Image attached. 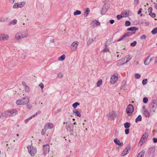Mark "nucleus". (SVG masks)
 <instances>
[{
    "label": "nucleus",
    "mask_w": 157,
    "mask_h": 157,
    "mask_svg": "<svg viewBox=\"0 0 157 157\" xmlns=\"http://www.w3.org/2000/svg\"><path fill=\"white\" fill-rule=\"evenodd\" d=\"M80 105V103L78 102H75L72 105V107L74 109H75L78 105Z\"/></svg>",
    "instance_id": "e433bc0d"
},
{
    "label": "nucleus",
    "mask_w": 157,
    "mask_h": 157,
    "mask_svg": "<svg viewBox=\"0 0 157 157\" xmlns=\"http://www.w3.org/2000/svg\"><path fill=\"white\" fill-rule=\"evenodd\" d=\"M107 116L109 120H113L117 117V114L114 111L109 112L107 114Z\"/></svg>",
    "instance_id": "39448f33"
},
{
    "label": "nucleus",
    "mask_w": 157,
    "mask_h": 157,
    "mask_svg": "<svg viewBox=\"0 0 157 157\" xmlns=\"http://www.w3.org/2000/svg\"><path fill=\"white\" fill-rule=\"evenodd\" d=\"M6 117L5 112H3L1 111H0V118L2 117Z\"/></svg>",
    "instance_id": "37998d69"
},
{
    "label": "nucleus",
    "mask_w": 157,
    "mask_h": 157,
    "mask_svg": "<svg viewBox=\"0 0 157 157\" xmlns=\"http://www.w3.org/2000/svg\"><path fill=\"white\" fill-rule=\"evenodd\" d=\"M66 127L67 131H72L73 130V128L72 127V124L70 122L66 125Z\"/></svg>",
    "instance_id": "aec40b11"
},
{
    "label": "nucleus",
    "mask_w": 157,
    "mask_h": 157,
    "mask_svg": "<svg viewBox=\"0 0 157 157\" xmlns=\"http://www.w3.org/2000/svg\"><path fill=\"white\" fill-rule=\"evenodd\" d=\"M142 112L143 114L147 117H148L150 116V113L149 111L145 108L144 106L143 107V109Z\"/></svg>",
    "instance_id": "9d476101"
},
{
    "label": "nucleus",
    "mask_w": 157,
    "mask_h": 157,
    "mask_svg": "<svg viewBox=\"0 0 157 157\" xmlns=\"http://www.w3.org/2000/svg\"><path fill=\"white\" fill-rule=\"evenodd\" d=\"M124 128H128L130 126V123L127 122L124 124Z\"/></svg>",
    "instance_id": "4c0bfd02"
},
{
    "label": "nucleus",
    "mask_w": 157,
    "mask_h": 157,
    "mask_svg": "<svg viewBox=\"0 0 157 157\" xmlns=\"http://www.w3.org/2000/svg\"><path fill=\"white\" fill-rule=\"evenodd\" d=\"M5 113L6 117H12L17 114V111L15 109H13L6 111Z\"/></svg>",
    "instance_id": "20e7f679"
},
{
    "label": "nucleus",
    "mask_w": 157,
    "mask_h": 157,
    "mask_svg": "<svg viewBox=\"0 0 157 157\" xmlns=\"http://www.w3.org/2000/svg\"><path fill=\"white\" fill-rule=\"evenodd\" d=\"M29 97L25 96L23 98L17 100L16 102V104L17 105H24L28 104L29 102Z\"/></svg>",
    "instance_id": "f03ea898"
},
{
    "label": "nucleus",
    "mask_w": 157,
    "mask_h": 157,
    "mask_svg": "<svg viewBox=\"0 0 157 157\" xmlns=\"http://www.w3.org/2000/svg\"><path fill=\"white\" fill-rule=\"evenodd\" d=\"M107 11V9L106 6L105 5L103 6L102 10L101 11V13L102 15H104L105 13Z\"/></svg>",
    "instance_id": "b1692460"
},
{
    "label": "nucleus",
    "mask_w": 157,
    "mask_h": 157,
    "mask_svg": "<svg viewBox=\"0 0 157 157\" xmlns=\"http://www.w3.org/2000/svg\"><path fill=\"white\" fill-rule=\"evenodd\" d=\"M90 9L88 8H87L85 9L84 12L83 14L84 16L85 17H87L89 13L90 12Z\"/></svg>",
    "instance_id": "4be33fe9"
},
{
    "label": "nucleus",
    "mask_w": 157,
    "mask_h": 157,
    "mask_svg": "<svg viewBox=\"0 0 157 157\" xmlns=\"http://www.w3.org/2000/svg\"><path fill=\"white\" fill-rule=\"evenodd\" d=\"M138 29V28L135 27H132L128 28L127 29L128 31H133L137 30Z\"/></svg>",
    "instance_id": "473e14b6"
},
{
    "label": "nucleus",
    "mask_w": 157,
    "mask_h": 157,
    "mask_svg": "<svg viewBox=\"0 0 157 157\" xmlns=\"http://www.w3.org/2000/svg\"><path fill=\"white\" fill-rule=\"evenodd\" d=\"M81 13V12L80 11L77 10L74 13V14L75 15H80Z\"/></svg>",
    "instance_id": "a19ab883"
},
{
    "label": "nucleus",
    "mask_w": 157,
    "mask_h": 157,
    "mask_svg": "<svg viewBox=\"0 0 157 157\" xmlns=\"http://www.w3.org/2000/svg\"><path fill=\"white\" fill-rule=\"evenodd\" d=\"M39 86L42 89H43L44 87V84L42 83H41L39 85Z\"/></svg>",
    "instance_id": "680f3d73"
},
{
    "label": "nucleus",
    "mask_w": 157,
    "mask_h": 157,
    "mask_svg": "<svg viewBox=\"0 0 157 157\" xmlns=\"http://www.w3.org/2000/svg\"><path fill=\"white\" fill-rule=\"evenodd\" d=\"M147 79H144L142 81V83L143 85H145L147 84Z\"/></svg>",
    "instance_id": "de8ad7c7"
},
{
    "label": "nucleus",
    "mask_w": 157,
    "mask_h": 157,
    "mask_svg": "<svg viewBox=\"0 0 157 157\" xmlns=\"http://www.w3.org/2000/svg\"><path fill=\"white\" fill-rule=\"evenodd\" d=\"M142 8H140L139 9V10L138 11V13H137L138 14H140V13H141L142 12Z\"/></svg>",
    "instance_id": "0e129e2a"
},
{
    "label": "nucleus",
    "mask_w": 157,
    "mask_h": 157,
    "mask_svg": "<svg viewBox=\"0 0 157 157\" xmlns=\"http://www.w3.org/2000/svg\"><path fill=\"white\" fill-rule=\"evenodd\" d=\"M133 106L131 104H129L128 105L126 109V112L128 114V116L131 115V114L133 112Z\"/></svg>",
    "instance_id": "6e6552de"
},
{
    "label": "nucleus",
    "mask_w": 157,
    "mask_h": 157,
    "mask_svg": "<svg viewBox=\"0 0 157 157\" xmlns=\"http://www.w3.org/2000/svg\"><path fill=\"white\" fill-rule=\"evenodd\" d=\"M28 35L27 31L17 32L14 36L15 39L17 41H19L21 40L26 37Z\"/></svg>",
    "instance_id": "f257e3e1"
},
{
    "label": "nucleus",
    "mask_w": 157,
    "mask_h": 157,
    "mask_svg": "<svg viewBox=\"0 0 157 157\" xmlns=\"http://www.w3.org/2000/svg\"><path fill=\"white\" fill-rule=\"evenodd\" d=\"M118 76L117 75L114 74L111 77L110 79V82L112 85L114 84L115 83L118 79Z\"/></svg>",
    "instance_id": "423d86ee"
},
{
    "label": "nucleus",
    "mask_w": 157,
    "mask_h": 157,
    "mask_svg": "<svg viewBox=\"0 0 157 157\" xmlns=\"http://www.w3.org/2000/svg\"><path fill=\"white\" fill-rule=\"evenodd\" d=\"M1 40H7L9 39V36L6 34H1Z\"/></svg>",
    "instance_id": "412c9836"
},
{
    "label": "nucleus",
    "mask_w": 157,
    "mask_h": 157,
    "mask_svg": "<svg viewBox=\"0 0 157 157\" xmlns=\"http://www.w3.org/2000/svg\"><path fill=\"white\" fill-rule=\"evenodd\" d=\"M139 2V0H134V4L136 6L138 5Z\"/></svg>",
    "instance_id": "6e6d98bb"
},
{
    "label": "nucleus",
    "mask_w": 157,
    "mask_h": 157,
    "mask_svg": "<svg viewBox=\"0 0 157 157\" xmlns=\"http://www.w3.org/2000/svg\"><path fill=\"white\" fill-rule=\"evenodd\" d=\"M157 106V101L156 100H153L150 105V107L154 109H156Z\"/></svg>",
    "instance_id": "dca6fc26"
},
{
    "label": "nucleus",
    "mask_w": 157,
    "mask_h": 157,
    "mask_svg": "<svg viewBox=\"0 0 157 157\" xmlns=\"http://www.w3.org/2000/svg\"><path fill=\"white\" fill-rule=\"evenodd\" d=\"M149 15L153 17H155V14L154 13H152V12L149 13Z\"/></svg>",
    "instance_id": "603ef678"
},
{
    "label": "nucleus",
    "mask_w": 157,
    "mask_h": 157,
    "mask_svg": "<svg viewBox=\"0 0 157 157\" xmlns=\"http://www.w3.org/2000/svg\"><path fill=\"white\" fill-rule=\"evenodd\" d=\"M142 120V117L140 115H139L138 117L136 118L135 122L137 123L138 121H141Z\"/></svg>",
    "instance_id": "f704fd0d"
},
{
    "label": "nucleus",
    "mask_w": 157,
    "mask_h": 157,
    "mask_svg": "<svg viewBox=\"0 0 157 157\" xmlns=\"http://www.w3.org/2000/svg\"><path fill=\"white\" fill-rule=\"evenodd\" d=\"M141 77V75L138 73H136L135 75V78L136 79H139Z\"/></svg>",
    "instance_id": "a18cd8bd"
},
{
    "label": "nucleus",
    "mask_w": 157,
    "mask_h": 157,
    "mask_svg": "<svg viewBox=\"0 0 157 157\" xmlns=\"http://www.w3.org/2000/svg\"><path fill=\"white\" fill-rule=\"evenodd\" d=\"M129 129L128 128H127V129H126L125 131V133L126 134H128L129 133Z\"/></svg>",
    "instance_id": "052dcab7"
},
{
    "label": "nucleus",
    "mask_w": 157,
    "mask_h": 157,
    "mask_svg": "<svg viewBox=\"0 0 157 157\" xmlns=\"http://www.w3.org/2000/svg\"><path fill=\"white\" fill-rule=\"evenodd\" d=\"M109 21L111 24H113L114 22V21L113 20H111Z\"/></svg>",
    "instance_id": "338daca9"
},
{
    "label": "nucleus",
    "mask_w": 157,
    "mask_h": 157,
    "mask_svg": "<svg viewBox=\"0 0 157 157\" xmlns=\"http://www.w3.org/2000/svg\"><path fill=\"white\" fill-rule=\"evenodd\" d=\"M65 54H63L58 58V60L59 61H63L65 59Z\"/></svg>",
    "instance_id": "72a5a7b5"
},
{
    "label": "nucleus",
    "mask_w": 157,
    "mask_h": 157,
    "mask_svg": "<svg viewBox=\"0 0 157 157\" xmlns=\"http://www.w3.org/2000/svg\"><path fill=\"white\" fill-rule=\"evenodd\" d=\"M114 143L117 145L121 146H123V143L122 142L120 143V142L119 140H118L117 138H115L114 139Z\"/></svg>",
    "instance_id": "393cba45"
},
{
    "label": "nucleus",
    "mask_w": 157,
    "mask_h": 157,
    "mask_svg": "<svg viewBox=\"0 0 157 157\" xmlns=\"http://www.w3.org/2000/svg\"><path fill=\"white\" fill-rule=\"evenodd\" d=\"M150 56H148L145 59L144 62V64L145 65H148L153 60V59L152 58H149Z\"/></svg>",
    "instance_id": "4468645a"
},
{
    "label": "nucleus",
    "mask_w": 157,
    "mask_h": 157,
    "mask_svg": "<svg viewBox=\"0 0 157 157\" xmlns=\"http://www.w3.org/2000/svg\"><path fill=\"white\" fill-rule=\"evenodd\" d=\"M148 101V98L147 97H144L143 99V102L145 103H147Z\"/></svg>",
    "instance_id": "09e8293b"
},
{
    "label": "nucleus",
    "mask_w": 157,
    "mask_h": 157,
    "mask_svg": "<svg viewBox=\"0 0 157 157\" xmlns=\"http://www.w3.org/2000/svg\"><path fill=\"white\" fill-rule=\"evenodd\" d=\"M153 142L155 143L157 142V138H154L153 139Z\"/></svg>",
    "instance_id": "69168bd1"
},
{
    "label": "nucleus",
    "mask_w": 157,
    "mask_h": 157,
    "mask_svg": "<svg viewBox=\"0 0 157 157\" xmlns=\"http://www.w3.org/2000/svg\"><path fill=\"white\" fill-rule=\"evenodd\" d=\"M46 129H45V128H44V129H43L42 130V132H41V134L43 135H45V134L46 133Z\"/></svg>",
    "instance_id": "5fc2aeb1"
},
{
    "label": "nucleus",
    "mask_w": 157,
    "mask_h": 157,
    "mask_svg": "<svg viewBox=\"0 0 157 157\" xmlns=\"http://www.w3.org/2000/svg\"><path fill=\"white\" fill-rule=\"evenodd\" d=\"M135 33V32H128L126 34H125L122 37V38L120 39L119 40H118V41H120L121 40L124 38L126 37L129 36Z\"/></svg>",
    "instance_id": "6ab92c4d"
},
{
    "label": "nucleus",
    "mask_w": 157,
    "mask_h": 157,
    "mask_svg": "<svg viewBox=\"0 0 157 157\" xmlns=\"http://www.w3.org/2000/svg\"><path fill=\"white\" fill-rule=\"evenodd\" d=\"M25 4V2H24L18 3V8H21L23 7Z\"/></svg>",
    "instance_id": "cd10ccee"
},
{
    "label": "nucleus",
    "mask_w": 157,
    "mask_h": 157,
    "mask_svg": "<svg viewBox=\"0 0 157 157\" xmlns=\"http://www.w3.org/2000/svg\"><path fill=\"white\" fill-rule=\"evenodd\" d=\"M148 133H145L143 135L141 138L145 140L146 141L147 139V138L148 137Z\"/></svg>",
    "instance_id": "2f4dec72"
},
{
    "label": "nucleus",
    "mask_w": 157,
    "mask_h": 157,
    "mask_svg": "<svg viewBox=\"0 0 157 157\" xmlns=\"http://www.w3.org/2000/svg\"><path fill=\"white\" fill-rule=\"evenodd\" d=\"M131 150V147L130 146H128L126 147L122 152L121 155L124 156L128 154L130 151Z\"/></svg>",
    "instance_id": "1a4fd4ad"
},
{
    "label": "nucleus",
    "mask_w": 157,
    "mask_h": 157,
    "mask_svg": "<svg viewBox=\"0 0 157 157\" xmlns=\"http://www.w3.org/2000/svg\"><path fill=\"white\" fill-rule=\"evenodd\" d=\"M73 113L75 114L77 116L80 117L81 115L79 111H78L77 109H75L73 111Z\"/></svg>",
    "instance_id": "7c9ffc66"
},
{
    "label": "nucleus",
    "mask_w": 157,
    "mask_h": 157,
    "mask_svg": "<svg viewBox=\"0 0 157 157\" xmlns=\"http://www.w3.org/2000/svg\"><path fill=\"white\" fill-rule=\"evenodd\" d=\"M28 151L30 155L32 156H34L36 153V148L31 145H29L27 147Z\"/></svg>",
    "instance_id": "7ed1b4c3"
},
{
    "label": "nucleus",
    "mask_w": 157,
    "mask_h": 157,
    "mask_svg": "<svg viewBox=\"0 0 157 157\" xmlns=\"http://www.w3.org/2000/svg\"><path fill=\"white\" fill-rule=\"evenodd\" d=\"M41 113V111H38L36 113L29 117V118H28V119L29 120V121L32 118L40 114Z\"/></svg>",
    "instance_id": "5701e85b"
},
{
    "label": "nucleus",
    "mask_w": 157,
    "mask_h": 157,
    "mask_svg": "<svg viewBox=\"0 0 157 157\" xmlns=\"http://www.w3.org/2000/svg\"><path fill=\"white\" fill-rule=\"evenodd\" d=\"M112 41V40H110L109 41L108 40L106 41L105 44V48H104L103 50V52H109V49L108 48H107V46L109 45L110 44V43H109V42L110 43L111 41Z\"/></svg>",
    "instance_id": "ddd939ff"
},
{
    "label": "nucleus",
    "mask_w": 157,
    "mask_h": 157,
    "mask_svg": "<svg viewBox=\"0 0 157 157\" xmlns=\"http://www.w3.org/2000/svg\"><path fill=\"white\" fill-rule=\"evenodd\" d=\"M125 58H122L119 60L117 62L116 65L117 66H121L126 63L125 61Z\"/></svg>",
    "instance_id": "2eb2a0df"
},
{
    "label": "nucleus",
    "mask_w": 157,
    "mask_h": 157,
    "mask_svg": "<svg viewBox=\"0 0 157 157\" xmlns=\"http://www.w3.org/2000/svg\"><path fill=\"white\" fill-rule=\"evenodd\" d=\"M157 33V28L154 29L152 31L151 33L153 34H155Z\"/></svg>",
    "instance_id": "c03bdc74"
},
{
    "label": "nucleus",
    "mask_w": 157,
    "mask_h": 157,
    "mask_svg": "<svg viewBox=\"0 0 157 157\" xmlns=\"http://www.w3.org/2000/svg\"><path fill=\"white\" fill-rule=\"evenodd\" d=\"M146 38V36L144 35H143L140 36V39H141L144 40Z\"/></svg>",
    "instance_id": "bf43d9fd"
},
{
    "label": "nucleus",
    "mask_w": 157,
    "mask_h": 157,
    "mask_svg": "<svg viewBox=\"0 0 157 157\" xmlns=\"http://www.w3.org/2000/svg\"><path fill=\"white\" fill-rule=\"evenodd\" d=\"M53 127V124L51 123H47L44 126L45 129H46V130L48 129L52 128Z\"/></svg>",
    "instance_id": "f3484780"
},
{
    "label": "nucleus",
    "mask_w": 157,
    "mask_h": 157,
    "mask_svg": "<svg viewBox=\"0 0 157 157\" xmlns=\"http://www.w3.org/2000/svg\"><path fill=\"white\" fill-rule=\"evenodd\" d=\"M49 145L48 144H46L44 145L43 153L44 155L49 152Z\"/></svg>",
    "instance_id": "9b49d317"
},
{
    "label": "nucleus",
    "mask_w": 157,
    "mask_h": 157,
    "mask_svg": "<svg viewBox=\"0 0 157 157\" xmlns=\"http://www.w3.org/2000/svg\"><path fill=\"white\" fill-rule=\"evenodd\" d=\"M149 110L150 113L153 114L155 112L156 109H153L152 108L149 107Z\"/></svg>",
    "instance_id": "ea45409f"
},
{
    "label": "nucleus",
    "mask_w": 157,
    "mask_h": 157,
    "mask_svg": "<svg viewBox=\"0 0 157 157\" xmlns=\"http://www.w3.org/2000/svg\"><path fill=\"white\" fill-rule=\"evenodd\" d=\"M78 44L79 43L78 41H75L73 42L70 46V49L72 51L76 50Z\"/></svg>",
    "instance_id": "0eeeda50"
},
{
    "label": "nucleus",
    "mask_w": 157,
    "mask_h": 157,
    "mask_svg": "<svg viewBox=\"0 0 157 157\" xmlns=\"http://www.w3.org/2000/svg\"><path fill=\"white\" fill-rule=\"evenodd\" d=\"M95 40V38L89 39L87 42V44L90 45L92 44Z\"/></svg>",
    "instance_id": "bb28decb"
},
{
    "label": "nucleus",
    "mask_w": 157,
    "mask_h": 157,
    "mask_svg": "<svg viewBox=\"0 0 157 157\" xmlns=\"http://www.w3.org/2000/svg\"><path fill=\"white\" fill-rule=\"evenodd\" d=\"M23 84L24 86L25 91L27 92H29L30 91V89L29 87L27 86L25 83H23Z\"/></svg>",
    "instance_id": "c85d7f7f"
},
{
    "label": "nucleus",
    "mask_w": 157,
    "mask_h": 157,
    "mask_svg": "<svg viewBox=\"0 0 157 157\" xmlns=\"http://www.w3.org/2000/svg\"><path fill=\"white\" fill-rule=\"evenodd\" d=\"M152 11V8L151 7H150L148 9V11L149 13H151Z\"/></svg>",
    "instance_id": "e2e57ef3"
},
{
    "label": "nucleus",
    "mask_w": 157,
    "mask_h": 157,
    "mask_svg": "<svg viewBox=\"0 0 157 157\" xmlns=\"http://www.w3.org/2000/svg\"><path fill=\"white\" fill-rule=\"evenodd\" d=\"M132 57V56L130 54H128V55H126L125 56V57L124 58L125 59L126 58V61H125L126 63L129 62L131 59Z\"/></svg>",
    "instance_id": "a878e982"
},
{
    "label": "nucleus",
    "mask_w": 157,
    "mask_h": 157,
    "mask_svg": "<svg viewBox=\"0 0 157 157\" xmlns=\"http://www.w3.org/2000/svg\"><path fill=\"white\" fill-rule=\"evenodd\" d=\"M145 140L143 139L142 138L141 139L140 141H139L138 144L140 146H141L145 143Z\"/></svg>",
    "instance_id": "c9c22d12"
},
{
    "label": "nucleus",
    "mask_w": 157,
    "mask_h": 157,
    "mask_svg": "<svg viewBox=\"0 0 157 157\" xmlns=\"http://www.w3.org/2000/svg\"><path fill=\"white\" fill-rule=\"evenodd\" d=\"M136 41H134L133 42L131 43L130 45L132 47H134L136 45Z\"/></svg>",
    "instance_id": "49530a36"
},
{
    "label": "nucleus",
    "mask_w": 157,
    "mask_h": 157,
    "mask_svg": "<svg viewBox=\"0 0 157 157\" xmlns=\"http://www.w3.org/2000/svg\"><path fill=\"white\" fill-rule=\"evenodd\" d=\"M13 8L14 9H17L18 7V3H15L13 6Z\"/></svg>",
    "instance_id": "864d4df0"
},
{
    "label": "nucleus",
    "mask_w": 157,
    "mask_h": 157,
    "mask_svg": "<svg viewBox=\"0 0 157 157\" xmlns=\"http://www.w3.org/2000/svg\"><path fill=\"white\" fill-rule=\"evenodd\" d=\"M102 80L100 79L99 80L97 83V86L98 87H99L102 84Z\"/></svg>",
    "instance_id": "58836bf2"
},
{
    "label": "nucleus",
    "mask_w": 157,
    "mask_h": 157,
    "mask_svg": "<svg viewBox=\"0 0 157 157\" xmlns=\"http://www.w3.org/2000/svg\"><path fill=\"white\" fill-rule=\"evenodd\" d=\"M125 24L126 26H128L130 25L131 23L129 21H127L125 22Z\"/></svg>",
    "instance_id": "3c124183"
},
{
    "label": "nucleus",
    "mask_w": 157,
    "mask_h": 157,
    "mask_svg": "<svg viewBox=\"0 0 157 157\" xmlns=\"http://www.w3.org/2000/svg\"><path fill=\"white\" fill-rule=\"evenodd\" d=\"M123 17V15H118L117 16V18L118 20H120L122 17Z\"/></svg>",
    "instance_id": "4d7b16f0"
},
{
    "label": "nucleus",
    "mask_w": 157,
    "mask_h": 157,
    "mask_svg": "<svg viewBox=\"0 0 157 157\" xmlns=\"http://www.w3.org/2000/svg\"><path fill=\"white\" fill-rule=\"evenodd\" d=\"M121 15H122L123 17H125L127 16V12H124V13H122Z\"/></svg>",
    "instance_id": "13d9d810"
},
{
    "label": "nucleus",
    "mask_w": 157,
    "mask_h": 157,
    "mask_svg": "<svg viewBox=\"0 0 157 157\" xmlns=\"http://www.w3.org/2000/svg\"><path fill=\"white\" fill-rule=\"evenodd\" d=\"M10 3H13L14 2L15 0H9Z\"/></svg>",
    "instance_id": "774afa93"
},
{
    "label": "nucleus",
    "mask_w": 157,
    "mask_h": 157,
    "mask_svg": "<svg viewBox=\"0 0 157 157\" xmlns=\"http://www.w3.org/2000/svg\"><path fill=\"white\" fill-rule=\"evenodd\" d=\"M17 23V20L16 19H14L12 21L10 22V24L12 25H15Z\"/></svg>",
    "instance_id": "79ce46f5"
},
{
    "label": "nucleus",
    "mask_w": 157,
    "mask_h": 157,
    "mask_svg": "<svg viewBox=\"0 0 157 157\" xmlns=\"http://www.w3.org/2000/svg\"><path fill=\"white\" fill-rule=\"evenodd\" d=\"M63 74L61 73H59L57 75V77L60 78H62L63 77Z\"/></svg>",
    "instance_id": "8fccbe9b"
},
{
    "label": "nucleus",
    "mask_w": 157,
    "mask_h": 157,
    "mask_svg": "<svg viewBox=\"0 0 157 157\" xmlns=\"http://www.w3.org/2000/svg\"><path fill=\"white\" fill-rule=\"evenodd\" d=\"M145 153V151L142 150L138 155L137 157H144Z\"/></svg>",
    "instance_id": "c756f323"
},
{
    "label": "nucleus",
    "mask_w": 157,
    "mask_h": 157,
    "mask_svg": "<svg viewBox=\"0 0 157 157\" xmlns=\"http://www.w3.org/2000/svg\"><path fill=\"white\" fill-rule=\"evenodd\" d=\"M155 151V147H150L148 150V152L150 155H153Z\"/></svg>",
    "instance_id": "a211bd4d"
},
{
    "label": "nucleus",
    "mask_w": 157,
    "mask_h": 157,
    "mask_svg": "<svg viewBox=\"0 0 157 157\" xmlns=\"http://www.w3.org/2000/svg\"><path fill=\"white\" fill-rule=\"evenodd\" d=\"M90 24L91 26L93 28H95L98 26L100 25L101 24L100 22L96 20L91 21Z\"/></svg>",
    "instance_id": "f8f14e48"
}]
</instances>
